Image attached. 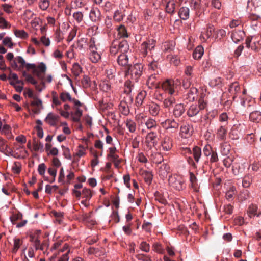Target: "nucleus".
<instances>
[{
	"label": "nucleus",
	"instance_id": "1",
	"mask_svg": "<svg viewBox=\"0 0 261 261\" xmlns=\"http://www.w3.org/2000/svg\"><path fill=\"white\" fill-rule=\"evenodd\" d=\"M96 40L92 37L88 43V55L90 61L93 63H97L101 59V55L97 50Z\"/></svg>",
	"mask_w": 261,
	"mask_h": 261
},
{
	"label": "nucleus",
	"instance_id": "2",
	"mask_svg": "<svg viewBox=\"0 0 261 261\" xmlns=\"http://www.w3.org/2000/svg\"><path fill=\"white\" fill-rule=\"evenodd\" d=\"M207 103L203 98H200L198 100V105H191L187 110V114L189 117H192L198 114H202L203 111L206 108Z\"/></svg>",
	"mask_w": 261,
	"mask_h": 261
},
{
	"label": "nucleus",
	"instance_id": "3",
	"mask_svg": "<svg viewBox=\"0 0 261 261\" xmlns=\"http://www.w3.org/2000/svg\"><path fill=\"white\" fill-rule=\"evenodd\" d=\"M180 85V81L178 79L176 80L167 79L163 82L161 87L165 93L171 95L176 92Z\"/></svg>",
	"mask_w": 261,
	"mask_h": 261
},
{
	"label": "nucleus",
	"instance_id": "4",
	"mask_svg": "<svg viewBox=\"0 0 261 261\" xmlns=\"http://www.w3.org/2000/svg\"><path fill=\"white\" fill-rule=\"evenodd\" d=\"M166 117L167 113L162 112L159 119V121H161L162 126L166 130L173 129L174 131H176L179 126L178 123L173 119L164 120Z\"/></svg>",
	"mask_w": 261,
	"mask_h": 261
},
{
	"label": "nucleus",
	"instance_id": "5",
	"mask_svg": "<svg viewBox=\"0 0 261 261\" xmlns=\"http://www.w3.org/2000/svg\"><path fill=\"white\" fill-rule=\"evenodd\" d=\"M168 181L170 186L176 190L180 191L185 188L184 180L180 176L172 175L169 177Z\"/></svg>",
	"mask_w": 261,
	"mask_h": 261
},
{
	"label": "nucleus",
	"instance_id": "6",
	"mask_svg": "<svg viewBox=\"0 0 261 261\" xmlns=\"http://www.w3.org/2000/svg\"><path fill=\"white\" fill-rule=\"evenodd\" d=\"M144 66L141 63H136L129 67L128 72L130 73L131 78L133 80L138 82L143 73Z\"/></svg>",
	"mask_w": 261,
	"mask_h": 261
},
{
	"label": "nucleus",
	"instance_id": "7",
	"mask_svg": "<svg viewBox=\"0 0 261 261\" xmlns=\"http://www.w3.org/2000/svg\"><path fill=\"white\" fill-rule=\"evenodd\" d=\"M62 241L58 240L55 242L50 248V251L53 253V255L56 256L60 252H64L69 249V246L65 243L62 246Z\"/></svg>",
	"mask_w": 261,
	"mask_h": 261
},
{
	"label": "nucleus",
	"instance_id": "8",
	"mask_svg": "<svg viewBox=\"0 0 261 261\" xmlns=\"http://www.w3.org/2000/svg\"><path fill=\"white\" fill-rule=\"evenodd\" d=\"M145 144L148 149H151L157 144V134L154 132L148 133L145 138Z\"/></svg>",
	"mask_w": 261,
	"mask_h": 261
},
{
	"label": "nucleus",
	"instance_id": "9",
	"mask_svg": "<svg viewBox=\"0 0 261 261\" xmlns=\"http://www.w3.org/2000/svg\"><path fill=\"white\" fill-rule=\"evenodd\" d=\"M155 42L153 39H150L143 42L141 45V52L143 57L146 56L148 50H151L155 46Z\"/></svg>",
	"mask_w": 261,
	"mask_h": 261
},
{
	"label": "nucleus",
	"instance_id": "10",
	"mask_svg": "<svg viewBox=\"0 0 261 261\" xmlns=\"http://www.w3.org/2000/svg\"><path fill=\"white\" fill-rule=\"evenodd\" d=\"M26 63L21 56H17L11 62V66L14 70L21 71L25 67Z\"/></svg>",
	"mask_w": 261,
	"mask_h": 261
},
{
	"label": "nucleus",
	"instance_id": "11",
	"mask_svg": "<svg viewBox=\"0 0 261 261\" xmlns=\"http://www.w3.org/2000/svg\"><path fill=\"white\" fill-rule=\"evenodd\" d=\"M160 78L158 74H152L149 76L146 85L150 89L158 88L160 87Z\"/></svg>",
	"mask_w": 261,
	"mask_h": 261
},
{
	"label": "nucleus",
	"instance_id": "12",
	"mask_svg": "<svg viewBox=\"0 0 261 261\" xmlns=\"http://www.w3.org/2000/svg\"><path fill=\"white\" fill-rule=\"evenodd\" d=\"M173 146L172 139L168 136H165L161 141V150L164 151H169L171 149Z\"/></svg>",
	"mask_w": 261,
	"mask_h": 261
},
{
	"label": "nucleus",
	"instance_id": "13",
	"mask_svg": "<svg viewBox=\"0 0 261 261\" xmlns=\"http://www.w3.org/2000/svg\"><path fill=\"white\" fill-rule=\"evenodd\" d=\"M46 70V66L45 64L43 62H41L38 66H36L35 68L32 71V73L39 79L42 80Z\"/></svg>",
	"mask_w": 261,
	"mask_h": 261
},
{
	"label": "nucleus",
	"instance_id": "14",
	"mask_svg": "<svg viewBox=\"0 0 261 261\" xmlns=\"http://www.w3.org/2000/svg\"><path fill=\"white\" fill-rule=\"evenodd\" d=\"M101 14L99 9L96 7L91 8L89 18L93 22H98L101 20Z\"/></svg>",
	"mask_w": 261,
	"mask_h": 261
},
{
	"label": "nucleus",
	"instance_id": "15",
	"mask_svg": "<svg viewBox=\"0 0 261 261\" xmlns=\"http://www.w3.org/2000/svg\"><path fill=\"white\" fill-rule=\"evenodd\" d=\"M192 134V128L189 125H184L180 127V136L183 138H189Z\"/></svg>",
	"mask_w": 261,
	"mask_h": 261
},
{
	"label": "nucleus",
	"instance_id": "16",
	"mask_svg": "<svg viewBox=\"0 0 261 261\" xmlns=\"http://www.w3.org/2000/svg\"><path fill=\"white\" fill-rule=\"evenodd\" d=\"M161 110V108L159 105L155 103L152 102L148 105V111L149 114L155 117L159 115L160 117V112Z\"/></svg>",
	"mask_w": 261,
	"mask_h": 261
},
{
	"label": "nucleus",
	"instance_id": "17",
	"mask_svg": "<svg viewBox=\"0 0 261 261\" xmlns=\"http://www.w3.org/2000/svg\"><path fill=\"white\" fill-rule=\"evenodd\" d=\"M58 115L50 112L47 114L45 122L50 126H55L58 123Z\"/></svg>",
	"mask_w": 261,
	"mask_h": 261
},
{
	"label": "nucleus",
	"instance_id": "18",
	"mask_svg": "<svg viewBox=\"0 0 261 261\" xmlns=\"http://www.w3.org/2000/svg\"><path fill=\"white\" fill-rule=\"evenodd\" d=\"M229 91L233 96V99H234L238 96V94L240 92V87L239 84L237 82L232 83L229 86Z\"/></svg>",
	"mask_w": 261,
	"mask_h": 261
},
{
	"label": "nucleus",
	"instance_id": "19",
	"mask_svg": "<svg viewBox=\"0 0 261 261\" xmlns=\"http://www.w3.org/2000/svg\"><path fill=\"white\" fill-rule=\"evenodd\" d=\"M227 132V128L225 125H222L218 129L216 133L217 137L221 140H224L226 139Z\"/></svg>",
	"mask_w": 261,
	"mask_h": 261
},
{
	"label": "nucleus",
	"instance_id": "20",
	"mask_svg": "<svg viewBox=\"0 0 261 261\" xmlns=\"http://www.w3.org/2000/svg\"><path fill=\"white\" fill-rule=\"evenodd\" d=\"M185 112V108L183 104H176L173 111V115L177 118L180 117Z\"/></svg>",
	"mask_w": 261,
	"mask_h": 261
},
{
	"label": "nucleus",
	"instance_id": "21",
	"mask_svg": "<svg viewBox=\"0 0 261 261\" xmlns=\"http://www.w3.org/2000/svg\"><path fill=\"white\" fill-rule=\"evenodd\" d=\"M245 36V33L242 30H238L233 32L231 34V38L232 40L237 43L242 40Z\"/></svg>",
	"mask_w": 261,
	"mask_h": 261
},
{
	"label": "nucleus",
	"instance_id": "22",
	"mask_svg": "<svg viewBox=\"0 0 261 261\" xmlns=\"http://www.w3.org/2000/svg\"><path fill=\"white\" fill-rule=\"evenodd\" d=\"M190 10L189 8L182 7L179 10L178 15L180 18L184 20L188 19L189 17Z\"/></svg>",
	"mask_w": 261,
	"mask_h": 261
},
{
	"label": "nucleus",
	"instance_id": "23",
	"mask_svg": "<svg viewBox=\"0 0 261 261\" xmlns=\"http://www.w3.org/2000/svg\"><path fill=\"white\" fill-rule=\"evenodd\" d=\"M118 64L122 66H127L128 65V58L125 54L120 55L117 59Z\"/></svg>",
	"mask_w": 261,
	"mask_h": 261
},
{
	"label": "nucleus",
	"instance_id": "24",
	"mask_svg": "<svg viewBox=\"0 0 261 261\" xmlns=\"http://www.w3.org/2000/svg\"><path fill=\"white\" fill-rule=\"evenodd\" d=\"M253 177L251 174H248L245 175L242 180V186L244 188L250 187L253 181Z\"/></svg>",
	"mask_w": 261,
	"mask_h": 261
},
{
	"label": "nucleus",
	"instance_id": "25",
	"mask_svg": "<svg viewBox=\"0 0 261 261\" xmlns=\"http://www.w3.org/2000/svg\"><path fill=\"white\" fill-rule=\"evenodd\" d=\"M116 148L115 147L109 148V153L107 158L110 161H116L119 158V156L116 153Z\"/></svg>",
	"mask_w": 261,
	"mask_h": 261
},
{
	"label": "nucleus",
	"instance_id": "26",
	"mask_svg": "<svg viewBox=\"0 0 261 261\" xmlns=\"http://www.w3.org/2000/svg\"><path fill=\"white\" fill-rule=\"evenodd\" d=\"M175 103V99L172 96L165 98L163 101V106L166 109H169Z\"/></svg>",
	"mask_w": 261,
	"mask_h": 261
},
{
	"label": "nucleus",
	"instance_id": "27",
	"mask_svg": "<svg viewBox=\"0 0 261 261\" xmlns=\"http://www.w3.org/2000/svg\"><path fill=\"white\" fill-rule=\"evenodd\" d=\"M197 92L198 90L197 88L193 87H191L187 93V98L190 101H194L197 96Z\"/></svg>",
	"mask_w": 261,
	"mask_h": 261
},
{
	"label": "nucleus",
	"instance_id": "28",
	"mask_svg": "<svg viewBox=\"0 0 261 261\" xmlns=\"http://www.w3.org/2000/svg\"><path fill=\"white\" fill-rule=\"evenodd\" d=\"M249 118L251 121L259 122L261 121V112L258 111H254L250 114Z\"/></svg>",
	"mask_w": 261,
	"mask_h": 261
},
{
	"label": "nucleus",
	"instance_id": "29",
	"mask_svg": "<svg viewBox=\"0 0 261 261\" xmlns=\"http://www.w3.org/2000/svg\"><path fill=\"white\" fill-rule=\"evenodd\" d=\"M214 31V28L213 26L210 25L208 26L207 30L202 33L200 37L201 38H202L204 40H206L212 35Z\"/></svg>",
	"mask_w": 261,
	"mask_h": 261
},
{
	"label": "nucleus",
	"instance_id": "30",
	"mask_svg": "<svg viewBox=\"0 0 261 261\" xmlns=\"http://www.w3.org/2000/svg\"><path fill=\"white\" fill-rule=\"evenodd\" d=\"M118 45L119 51L122 54H125L129 50V46L128 42L126 40H123L122 41H118Z\"/></svg>",
	"mask_w": 261,
	"mask_h": 261
},
{
	"label": "nucleus",
	"instance_id": "31",
	"mask_svg": "<svg viewBox=\"0 0 261 261\" xmlns=\"http://www.w3.org/2000/svg\"><path fill=\"white\" fill-rule=\"evenodd\" d=\"M190 180L191 182V187L195 191H198L199 186L197 182V178L195 175L192 173H190Z\"/></svg>",
	"mask_w": 261,
	"mask_h": 261
},
{
	"label": "nucleus",
	"instance_id": "32",
	"mask_svg": "<svg viewBox=\"0 0 261 261\" xmlns=\"http://www.w3.org/2000/svg\"><path fill=\"white\" fill-rule=\"evenodd\" d=\"M204 53L203 48L201 46H198L193 53V57L195 59H199Z\"/></svg>",
	"mask_w": 261,
	"mask_h": 261
},
{
	"label": "nucleus",
	"instance_id": "33",
	"mask_svg": "<svg viewBox=\"0 0 261 261\" xmlns=\"http://www.w3.org/2000/svg\"><path fill=\"white\" fill-rule=\"evenodd\" d=\"M236 193V188L234 186H231L226 192L225 197L227 200L231 201L233 196Z\"/></svg>",
	"mask_w": 261,
	"mask_h": 261
},
{
	"label": "nucleus",
	"instance_id": "34",
	"mask_svg": "<svg viewBox=\"0 0 261 261\" xmlns=\"http://www.w3.org/2000/svg\"><path fill=\"white\" fill-rule=\"evenodd\" d=\"M192 150L188 147H182L181 148V153L188 158V162L189 164L193 163V161L191 156H188L192 154Z\"/></svg>",
	"mask_w": 261,
	"mask_h": 261
},
{
	"label": "nucleus",
	"instance_id": "35",
	"mask_svg": "<svg viewBox=\"0 0 261 261\" xmlns=\"http://www.w3.org/2000/svg\"><path fill=\"white\" fill-rule=\"evenodd\" d=\"M200 0H191L190 2V7L192 10L196 11V14L198 15V11L200 9Z\"/></svg>",
	"mask_w": 261,
	"mask_h": 261
},
{
	"label": "nucleus",
	"instance_id": "36",
	"mask_svg": "<svg viewBox=\"0 0 261 261\" xmlns=\"http://www.w3.org/2000/svg\"><path fill=\"white\" fill-rule=\"evenodd\" d=\"M192 153L193 154V157L196 162H198L200 158L201 155V149L198 146H195L193 147Z\"/></svg>",
	"mask_w": 261,
	"mask_h": 261
},
{
	"label": "nucleus",
	"instance_id": "37",
	"mask_svg": "<svg viewBox=\"0 0 261 261\" xmlns=\"http://www.w3.org/2000/svg\"><path fill=\"white\" fill-rule=\"evenodd\" d=\"M118 36L120 38L128 37V35L126 28L123 25H120L117 28Z\"/></svg>",
	"mask_w": 261,
	"mask_h": 261
},
{
	"label": "nucleus",
	"instance_id": "38",
	"mask_svg": "<svg viewBox=\"0 0 261 261\" xmlns=\"http://www.w3.org/2000/svg\"><path fill=\"white\" fill-rule=\"evenodd\" d=\"M110 53L113 55H115L119 51L118 40H114L110 47Z\"/></svg>",
	"mask_w": 261,
	"mask_h": 261
},
{
	"label": "nucleus",
	"instance_id": "39",
	"mask_svg": "<svg viewBox=\"0 0 261 261\" xmlns=\"http://www.w3.org/2000/svg\"><path fill=\"white\" fill-rule=\"evenodd\" d=\"M176 4L173 1L168 2L166 6V12L168 13H173L174 12L175 9Z\"/></svg>",
	"mask_w": 261,
	"mask_h": 261
},
{
	"label": "nucleus",
	"instance_id": "40",
	"mask_svg": "<svg viewBox=\"0 0 261 261\" xmlns=\"http://www.w3.org/2000/svg\"><path fill=\"white\" fill-rule=\"evenodd\" d=\"M145 124L147 129H149L155 128L157 125L156 121L151 118H148L145 121Z\"/></svg>",
	"mask_w": 261,
	"mask_h": 261
},
{
	"label": "nucleus",
	"instance_id": "41",
	"mask_svg": "<svg viewBox=\"0 0 261 261\" xmlns=\"http://www.w3.org/2000/svg\"><path fill=\"white\" fill-rule=\"evenodd\" d=\"M126 126L130 133H134L136 129V123L131 119H127Z\"/></svg>",
	"mask_w": 261,
	"mask_h": 261
},
{
	"label": "nucleus",
	"instance_id": "42",
	"mask_svg": "<svg viewBox=\"0 0 261 261\" xmlns=\"http://www.w3.org/2000/svg\"><path fill=\"white\" fill-rule=\"evenodd\" d=\"M92 196L91 191L87 188H84L82 191V197L86 200H90Z\"/></svg>",
	"mask_w": 261,
	"mask_h": 261
},
{
	"label": "nucleus",
	"instance_id": "43",
	"mask_svg": "<svg viewBox=\"0 0 261 261\" xmlns=\"http://www.w3.org/2000/svg\"><path fill=\"white\" fill-rule=\"evenodd\" d=\"M71 70L72 73L75 76H78L82 72V68L78 63H74Z\"/></svg>",
	"mask_w": 261,
	"mask_h": 261
},
{
	"label": "nucleus",
	"instance_id": "44",
	"mask_svg": "<svg viewBox=\"0 0 261 261\" xmlns=\"http://www.w3.org/2000/svg\"><path fill=\"white\" fill-rule=\"evenodd\" d=\"M15 35L21 39H26L28 37V34L24 30H16L14 31Z\"/></svg>",
	"mask_w": 261,
	"mask_h": 261
},
{
	"label": "nucleus",
	"instance_id": "45",
	"mask_svg": "<svg viewBox=\"0 0 261 261\" xmlns=\"http://www.w3.org/2000/svg\"><path fill=\"white\" fill-rule=\"evenodd\" d=\"M60 99L63 102H66L67 101H71L72 97L69 93L67 92H62L60 94Z\"/></svg>",
	"mask_w": 261,
	"mask_h": 261
},
{
	"label": "nucleus",
	"instance_id": "46",
	"mask_svg": "<svg viewBox=\"0 0 261 261\" xmlns=\"http://www.w3.org/2000/svg\"><path fill=\"white\" fill-rule=\"evenodd\" d=\"M257 207L255 204L250 205L248 209V215L249 217L251 218L257 215Z\"/></svg>",
	"mask_w": 261,
	"mask_h": 261
},
{
	"label": "nucleus",
	"instance_id": "47",
	"mask_svg": "<svg viewBox=\"0 0 261 261\" xmlns=\"http://www.w3.org/2000/svg\"><path fill=\"white\" fill-rule=\"evenodd\" d=\"M22 215L20 213H14L10 217V220L13 224L16 225V222L18 220H22Z\"/></svg>",
	"mask_w": 261,
	"mask_h": 261
},
{
	"label": "nucleus",
	"instance_id": "48",
	"mask_svg": "<svg viewBox=\"0 0 261 261\" xmlns=\"http://www.w3.org/2000/svg\"><path fill=\"white\" fill-rule=\"evenodd\" d=\"M82 115V111L78 108L75 109V112L73 114L72 120L74 122H79Z\"/></svg>",
	"mask_w": 261,
	"mask_h": 261
},
{
	"label": "nucleus",
	"instance_id": "49",
	"mask_svg": "<svg viewBox=\"0 0 261 261\" xmlns=\"http://www.w3.org/2000/svg\"><path fill=\"white\" fill-rule=\"evenodd\" d=\"M249 197V192L247 190H243L238 195V199L240 201L247 199Z\"/></svg>",
	"mask_w": 261,
	"mask_h": 261
},
{
	"label": "nucleus",
	"instance_id": "50",
	"mask_svg": "<svg viewBox=\"0 0 261 261\" xmlns=\"http://www.w3.org/2000/svg\"><path fill=\"white\" fill-rule=\"evenodd\" d=\"M50 4L49 0H40L39 7L43 11L46 10Z\"/></svg>",
	"mask_w": 261,
	"mask_h": 261
},
{
	"label": "nucleus",
	"instance_id": "51",
	"mask_svg": "<svg viewBox=\"0 0 261 261\" xmlns=\"http://www.w3.org/2000/svg\"><path fill=\"white\" fill-rule=\"evenodd\" d=\"M72 9H77L83 7L85 5L82 0H73L71 3Z\"/></svg>",
	"mask_w": 261,
	"mask_h": 261
},
{
	"label": "nucleus",
	"instance_id": "52",
	"mask_svg": "<svg viewBox=\"0 0 261 261\" xmlns=\"http://www.w3.org/2000/svg\"><path fill=\"white\" fill-rule=\"evenodd\" d=\"M146 118L147 115L143 113H138L135 116L136 120L139 124H142Z\"/></svg>",
	"mask_w": 261,
	"mask_h": 261
},
{
	"label": "nucleus",
	"instance_id": "53",
	"mask_svg": "<svg viewBox=\"0 0 261 261\" xmlns=\"http://www.w3.org/2000/svg\"><path fill=\"white\" fill-rule=\"evenodd\" d=\"M0 151L6 155H11L12 152L11 149L8 147V145L6 144L0 146Z\"/></svg>",
	"mask_w": 261,
	"mask_h": 261
},
{
	"label": "nucleus",
	"instance_id": "54",
	"mask_svg": "<svg viewBox=\"0 0 261 261\" xmlns=\"http://www.w3.org/2000/svg\"><path fill=\"white\" fill-rule=\"evenodd\" d=\"M33 145V149L35 151H40L41 152L43 151V145L41 142H37L35 140H34Z\"/></svg>",
	"mask_w": 261,
	"mask_h": 261
},
{
	"label": "nucleus",
	"instance_id": "55",
	"mask_svg": "<svg viewBox=\"0 0 261 261\" xmlns=\"http://www.w3.org/2000/svg\"><path fill=\"white\" fill-rule=\"evenodd\" d=\"M62 148L63 150V155L64 158L68 160H71L72 156L69 148L63 145L62 146Z\"/></svg>",
	"mask_w": 261,
	"mask_h": 261
},
{
	"label": "nucleus",
	"instance_id": "56",
	"mask_svg": "<svg viewBox=\"0 0 261 261\" xmlns=\"http://www.w3.org/2000/svg\"><path fill=\"white\" fill-rule=\"evenodd\" d=\"M82 84L84 88H87L91 85V81L90 77L87 75H84L82 80Z\"/></svg>",
	"mask_w": 261,
	"mask_h": 261
},
{
	"label": "nucleus",
	"instance_id": "57",
	"mask_svg": "<svg viewBox=\"0 0 261 261\" xmlns=\"http://www.w3.org/2000/svg\"><path fill=\"white\" fill-rule=\"evenodd\" d=\"M22 244V241L19 239H15L14 240V246L13 249V253H16L18 249Z\"/></svg>",
	"mask_w": 261,
	"mask_h": 261
},
{
	"label": "nucleus",
	"instance_id": "58",
	"mask_svg": "<svg viewBox=\"0 0 261 261\" xmlns=\"http://www.w3.org/2000/svg\"><path fill=\"white\" fill-rule=\"evenodd\" d=\"M123 17L124 15L121 13V12L119 10H117L114 14L113 19L117 22H120L123 20Z\"/></svg>",
	"mask_w": 261,
	"mask_h": 261
},
{
	"label": "nucleus",
	"instance_id": "59",
	"mask_svg": "<svg viewBox=\"0 0 261 261\" xmlns=\"http://www.w3.org/2000/svg\"><path fill=\"white\" fill-rule=\"evenodd\" d=\"M116 70L114 68H108L106 70V74L109 79H112L115 76Z\"/></svg>",
	"mask_w": 261,
	"mask_h": 261
},
{
	"label": "nucleus",
	"instance_id": "60",
	"mask_svg": "<svg viewBox=\"0 0 261 261\" xmlns=\"http://www.w3.org/2000/svg\"><path fill=\"white\" fill-rule=\"evenodd\" d=\"M73 17L78 23H80L83 21V14L81 12H74L73 14Z\"/></svg>",
	"mask_w": 261,
	"mask_h": 261
},
{
	"label": "nucleus",
	"instance_id": "61",
	"mask_svg": "<svg viewBox=\"0 0 261 261\" xmlns=\"http://www.w3.org/2000/svg\"><path fill=\"white\" fill-rule=\"evenodd\" d=\"M153 250L156 252L162 254L164 253V249L159 243H154L152 246Z\"/></svg>",
	"mask_w": 261,
	"mask_h": 261
},
{
	"label": "nucleus",
	"instance_id": "62",
	"mask_svg": "<svg viewBox=\"0 0 261 261\" xmlns=\"http://www.w3.org/2000/svg\"><path fill=\"white\" fill-rule=\"evenodd\" d=\"M65 253L62 255L61 257H60L58 260V261H68L69 259V254L70 253V250L68 249L65 251Z\"/></svg>",
	"mask_w": 261,
	"mask_h": 261
},
{
	"label": "nucleus",
	"instance_id": "63",
	"mask_svg": "<svg viewBox=\"0 0 261 261\" xmlns=\"http://www.w3.org/2000/svg\"><path fill=\"white\" fill-rule=\"evenodd\" d=\"M46 169V166L45 165V164L41 163V164H39L38 166V172L40 175L44 176L45 173Z\"/></svg>",
	"mask_w": 261,
	"mask_h": 261
},
{
	"label": "nucleus",
	"instance_id": "64",
	"mask_svg": "<svg viewBox=\"0 0 261 261\" xmlns=\"http://www.w3.org/2000/svg\"><path fill=\"white\" fill-rule=\"evenodd\" d=\"M140 249L145 252H148L150 250V246L146 242H142L140 244Z\"/></svg>",
	"mask_w": 261,
	"mask_h": 261
}]
</instances>
